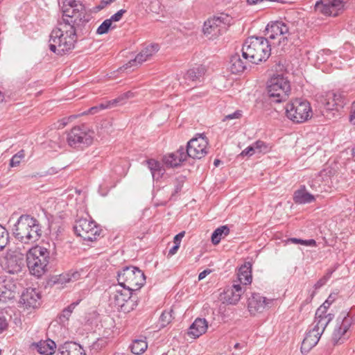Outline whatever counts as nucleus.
<instances>
[{
  "label": "nucleus",
  "instance_id": "obj_1",
  "mask_svg": "<svg viewBox=\"0 0 355 355\" xmlns=\"http://www.w3.org/2000/svg\"><path fill=\"white\" fill-rule=\"evenodd\" d=\"M333 303L332 294L317 309L315 320L305 334L301 345L302 354H307L318 343L325 327L332 320V314L328 309Z\"/></svg>",
  "mask_w": 355,
  "mask_h": 355
},
{
  "label": "nucleus",
  "instance_id": "obj_2",
  "mask_svg": "<svg viewBox=\"0 0 355 355\" xmlns=\"http://www.w3.org/2000/svg\"><path fill=\"white\" fill-rule=\"evenodd\" d=\"M62 9V16L58 22L79 34L89 21L85 6L76 0H64Z\"/></svg>",
  "mask_w": 355,
  "mask_h": 355
},
{
  "label": "nucleus",
  "instance_id": "obj_3",
  "mask_svg": "<svg viewBox=\"0 0 355 355\" xmlns=\"http://www.w3.org/2000/svg\"><path fill=\"white\" fill-rule=\"evenodd\" d=\"M14 237L24 244H33L42 235L39 221L28 214H22L12 228Z\"/></svg>",
  "mask_w": 355,
  "mask_h": 355
},
{
  "label": "nucleus",
  "instance_id": "obj_4",
  "mask_svg": "<svg viewBox=\"0 0 355 355\" xmlns=\"http://www.w3.org/2000/svg\"><path fill=\"white\" fill-rule=\"evenodd\" d=\"M78 35L75 31L58 22L49 36V49L57 55L65 54L74 49Z\"/></svg>",
  "mask_w": 355,
  "mask_h": 355
},
{
  "label": "nucleus",
  "instance_id": "obj_5",
  "mask_svg": "<svg viewBox=\"0 0 355 355\" xmlns=\"http://www.w3.org/2000/svg\"><path fill=\"white\" fill-rule=\"evenodd\" d=\"M276 42H270L263 37L252 36L248 37L242 47V56L253 64L266 61L270 55L271 46Z\"/></svg>",
  "mask_w": 355,
  "mask_h": 355
},
{
  "label": "nucleus",
  "instance_id": "obj_6",
  "mask_svg": "<svg viewBox=\"0 0 355 355\" xmlns=\"http://www.w3.org/2000/svg\"><path fill=\"white\" fill-rule=\"evenodd\" d=\"M50 259V252L44 247L36 245L31 248L26 254V263L31 275L40 277L47 270Z\"/></svg>",
  "mask_w": 355,
  "mask_h": 355
},
{
  "label": "nucleus",
  "instance_id": "obj_7",
  "mask_svg": "<svg viewBox=\"0 0 355 355\" xmlns=\"http://www.w3.org/2000/svg\"><path fill=\"white\" fill-rule=\"evenodd\" d=\"M117 281L119 286L132 292L144 286L146 277L139 268L132 266H125L118 272Z\"/></svg>",
  "mask_w": 355,
  "mask_h": 355
},
{
  "label": "nucleus",
  "instance_id": "obj_8",
  "mask_svg": "<svg viewBox=\"0 0 355 355\" xmlns=\"http://www.w3.org/2000/svg\"><path fill=\"white\" fill-rule=\"evenodd\" d=\"M132 292L116 286L110 288L109 305L114 310L128 313L134 309L135 301L131 299Z\"/></svg>",
  "mask_w": 355,
  "mask_h": 355
},
{
  "label": "nucleus",
  "instance_id": "obj_9",
  "mask_svg": "<svg viewBox=\"0 0 355 355\" xmlns=\"http://www.w3.org/2000/svg\"><path fill=\"white\" fill-rule=\"evenodd\" d=\"M267 91L269 96L275 102L285 101L291 92V85L282 74L272 76L267 82Z\"/></svg>",
  "mask_w": 355,
  "mask_h": 355
},
{
  "label": "nucleus",
  "instance_id": "obj_10",
  "mask_svg": "<svg viewBox=\"0 0 355 355\" xmlns=\"http://www.w3.org/2000/svg\"><path fill=\"white\" fill-rule=\"evenodd\" d=\"M289 28L288 25L282 21H275L269 23L265 29L266 39L270 42H276L282 50H285L288 43Z\"/></svg>",
  "mask_w": 355,
  "mask_h": 355
},
{
  "label": "nucleus",
  "instance_id": "obj_11",
  "mask_svg": "<svg viewBox=\"0 0 355 355\" xmlns=\"http://www.w3.org/2000/svg\"><path fill=\"white\" fill-rule=\"evenodd\" d=\"M287 117L295 123H303L311 118V107L308 101L296 98L286 107Z\"/></svg>",
  "mask_w": 355,
  "mask_h": 355
},
{
  "label": "nucleus",
  "instance_id": "obj_12",
  "mask_svg": "<svg viewBox=\"0 0 355 355\" xmlns=\"http://www.w3.org/2000/svg\"><path fill=\"white\" fill-rule=\"evenodd\" d=\"M73 230L78 236L89 241L96 240L101 233V229L94 220L86 218L76 220Z\"/></svg>",
  "mask_w": 355,
  "mask_h": 355
},
{
  "label": "nucleus",
  "instance_id": "obj_13",
  "mask_svg": "<svg viewBox=\"0 0 355 355\" xmlns=\"http://www.w3.org/2000/svg\"><path fill=\"white\" fill-rule=\"evenodd\" d=\"M230 23V18L227 15L214 17L205 21L203 33L209 39H214L227 30Z\"/></svg>",
  "mask_w": 355,
  "mask_h": 355
},
{
  "label": "nucleus",
  "instance_id": "obj_14",
  "mask_svg": "<svg viewBox=\"0 0 355 355\" xmlns=\"http://www.w3.org/2000/svg\"><path fill=\"white\" fill-rule=\"evenodd\" d=\"M67 142L73 148L80 147L82 145L89 146L92 143V136L86 128L79 126L72 128L67 135Z\"/></svg>",
  "mask_w": 355,
  "mask_h": 355
},
{
  "label": "nucleus",
  "instance_id": "obj_15",
  "mask_svg": "<svg viewBox=\"0 0 355 355\" xmlns=\"http://www.w3.org/2000/svg\"><path fill=\"white\" fill-rule=\"evenodd\" d=\"M208 142L205 137L202 135L191 139L187 144L185 149V154L187 157L193 159H201L205 157L207 153V147Z\"/></svg>",
  "mask_w": 355,
  "mask_h": 355
},
{
  "label": "nucleus",
  "instance_id": "obj_16",
  "mask_svg": "<svg viewBox=\"0 0 355 355\" xmlns=\"http://www.w3.org/2000/svg\"><path fill=\"white\" fill-rule=\"evenodd\" d=\"M352 324V319L348 313L343 312L336 320V327L334 329V345L342 344L348 337L346 333Z\"/></svg>",
  "mask_w": 355,
  "mask_h": 355
},
{
  "label": "nucleus",
  "instance_id": "obj_17",
  "mask_svg": "<svg viewBox=\"0 0 355 355\" xmlns=\"http://www.w3.org/2000/svg\"><path fill=\"white\" fill-rule=\"evenodd\" d=\"M3 268L8 273L21 272L23 266L22 254L17 252H8L1 262Z\"/></svg>",
  "mask_w": 355,
  "mask_h": 355
},
{
  "label": "nucleus",
  "instance_id": "obj_18",
  "mask_svg": "<svg viewBox=\"0 0 355 355\" xmlns=\"http://www.w3.org/2000/svg\"><path fill=\"white\" fill-rule=\"evenodd\" d=\"M273 302V300L267 299L259 293H252L248 299V309L251 315L263 312Z\"/></svg>",
  "mask_w": 355,
  "mask_h": 355
},
{
  "label": "nucleus",
  "instance_id": "obj_19",
  "mask_svg": "<svg viewBox=\"0 0 355 355\" xmlns=\"http://www.w3.org/2000/svg\"><path fill=\"white\" fill-rule=\"evenodd\" d=\"M16 286L11 278L0 277V303H6L15 298Z\"/></svg>",
  "mask_w": 355,
  "mask_h": 355
},
{
  "label": "nucleus",
  "instance_id": "obj_20",
  "mask_svg": "<svg viewBox=\"0 0 355 355\" xmlns=\"http://www.w3.org/2000/svg\"><path fill=\"white\" fill-rule=\"evenodd\" d=\"M245 291V288L243 286L234 282L231 286L225 288L224 291L223 300L230 304H236Z\"/></svg>",
  "mask_w": 355,
  "mask_h": 355
},
{
  "label": "nucleus",
  "instance_id": "obj_21",
  "mask_svg": "<svg viewBox=\"0 0 355 355\" xmlns=\"http://www.w3.org/2000/svg\"><path fill=\"white\" fill-rule=\"evenodd\" d=\"M158 50L159 45L157 44H151L148 45L137 55L135 59L131 60L128 64H126V68L142 64L157 53Z\"/></svg>",
  "mask_w": 355,
  "mask_h": 355
},
{
  "label": "nucleus",
  "instance_id": "obj_22",
  "mask_svg": "<svg viewBox=\"0 0 355 355\" xmlns=\"http://www.w3.org/2000/svg\"><path fill=\"white\" fill-rule=\"evenodd\" d=\"M41 295L35 289L29 288L23 292L21 296V302L27 308L35 309L40 304Z\"/></svg>",
  "mask_w": 355,
  "mask_h": 355
},
{
  "label": "nucleus",
  "instance_id": "obj_23",
  "mask_svg": "<svg viewBox=\"0 0 355 355\" xmlns=\"http://www.w3.org/2000/svg\"><path fill=\"white\" fill-rule=\"evenodd\" d=\"M186 159L185 149L180 147L177 151L165 155L163 161L166 166L173 168L180 165Z\"/></svg>",
  "mask_w": 355,
  "mask_h": 355
},
{
  "label": "nucleus",
  "instance_id": "obj_24",
  "mask_svg": "<svg viewBox=\"0 0 355 355\" xmlns=\"http://www.w3.org/2000/svg\"><path fill=\"white\" fill-rule=\"evenodd\" d=\"M208 328V322L205 318H198L188 329V335L193 338H198L204 334Z\"/></svg>",
  "mask_w": 355,
  "mask_h": 355
},
{
  "label": "nucleus",
  "instance_id": "obj_25",
  "mask_svg": "<svg viewBox=\"0 0 355 355\" xmlns=\"http://www.w3.org/2000/svg\"><path fill=\"white\" fill-rule=\"evenodd\" d=\"M252 263L245 262L239 268L237 280L234 282L240 284L241 286L249 285L252 283Z\"/></svg>",
  "mask_w": 355,
  "mask_h": 355
},
{
  "label": "nucleus",
  "instance_id": "obj_26",
  "mask_svg": "<svg viewBox=\"0 0 355 355\" xmlns=\"http://www.w3.org/2000/svg\"><path fill=\"white\" fill-rule=\"evenodd\" d=\"M57 355H86L82 346L74 342H67L61 345Z\"/></svg>",
  "mask_w": 355,
  "mask_h": 355
},
{
  "label": "nucleus",
  "instance_id": "obj_27",
  "mask_svg": "<svg viewBox=\"0 0 355 355\" xmlns=\"http://www.w3.org/2000/svg\"><path fill=\"white\" fill-rule=\"evenodd\" d=\"M293 200L299 205L308 204L314 201L315 197L307 191L304 185H302L294 192Z\"/></svg>",
  "mask_w": 355,
  "mask_h": 355
},
{
  "label": "nucleus",
  "instance_id": "obj_28",
  "mask_svg": "<svg viewBox=\"0 0 355 355\" xmlns=\"http://www.w3.org/2000/svg\"><path fill=\"white\" fill-rule=\"evenodd\" d=\"M35 349L41 354L51 355L56 348L55 343L51 339L40 340L33 344Z\"/></svg>",
  "mask_w": 355,
  "mask_h": 355
},
{
  "label": "nucleus",
  "instance_id": "obj_29",
  "mask_svg": "<svg viewBox=\"0 0 355 355\" xmlns=\"http://www.w3.org/2000/svg\"><path fill=\"white\" fill-rule=\"evenodd\" d=\"M80 276V275L78 272H69L52 277L50 279V282L53 285H63L67 283L78 280Z\"/></svg>",
  "mask_w": 355,
  "mask_h": 355
},
{
  "label": "nucleus",
  "instance_id": "obj_30",
  "mask_svg": "<svg viewBox=\"0 0 355 355\" xmlns=\"http://www.w3.org/2000/svg\"><path fill=\"white\" fill-rule=\"evenodd\" d=\"M146 163L148 168L150 171L153 178L154 180H159L165 173V169L164 168L162 164L158 161L153 159H150L146 160Z\"/></svg>",
  "mask_w": 355,
  "mask_h": 355
},
{
  "label": "nucleus",
  "instance_id": "obj_31",
  "mask_svg": "<svg viewBox=\"0 0 355 355\" xmlns=\"http://www.w3.org/2000/svg\"><path fill=\"white\" fill-rule=\"evenodd\" d=\"M230 70L232 73L243 72L246 69V60L236 53L230 58Z\"/></svg>",
  "mask_w": 355,
  "mask_h": 355
},
{
  "label": "nucleus",
  "instance_id": "obj_32",
  "mask_svg": "<svg viewBox=\"0 0 355 355\" xmlns=\"http://www.w3.org/2000/svg\"><path fill=\"white\" fill-rule=\"evenodd\" d=\"M205 73V68L202 65L198 66L188 70L184 76V79L185 80V83L189 85L191 82H194L200 79Z\"/></svg>",
  "mask_w": 355,
  "mask_h": 355
},
{
  "label": "nucleus",
  "instance_id": "obj_33",
  "mask_svg": "<svg viewBox=\"0 0 355 355\" xmlns=\"http://www.w3.org/2000/svg\"><path fill=\"white\" fill-rule=\"evenodd\" d=\"M230 233V228L227 225H222L216 228L211 235V242L214 245H217L221 239L227 236Z\"/></svg>",
  "mask_w": 355,
  "mask_h": 355
},
{
  "label": "nucleus",
  "instance_id": "obj_34",
  "mask_svg": "<svg viewBox=\"0 0 355 355\" xmlns=\"http://www.w3.org/2000/svg\"><path fill=\"white\" fill-rule=\"evenodd\" d=\"M315 10L324 15H331L333 9V0H320L315 5Z\"/></svg>",
  "mask_w": 355,
  "mask_h": 355
},
{
  "label": "nucleus",
  "instance_id": "obj_35",
  "mask_svg": "<svg viewBox=\"0 0 355 355\" xmlns=\"http://www.w3.org/2000/svg\"><path fill=\"white\" fill-rule=\"evenodd\" d=\"M317 101L320 103L326 110H331V101H333V92L327 91L318 94L317 96Z\"/></svg>",
  "mask_w": 355,
  "mask_h": 355
},
{
  "label": "nucleus",
  "instance_id": "obj_36",
  "mask_svg": "<svg viewBox=\"0 0 355 355\" xmlns=\"http://www.w3.org/2000/svg\"><path fill=\"white\" fill-rule=\"evenodd\" d=\"M135 94L133 92L128 91L125 93L121 94L115 99L109 101L110 104L112 107L117 105H122L125 104L128 99L132 98L133 97H135Z\"/></svg>",
  "mask_w": 355,
  "mask_h": 355
},
{
  "label": "nucleus",
  "instance_id": "obj_37",
  "mask_svg": "<svg viewBox=\"0 0 355 355\" xmlns=\"http://www.w3.org/2000/svg\"><path fill=\"white\" fill-rule=\"evenodd\" d=\"M147 347L148 344L144 339L135 340L130 345L131 352L137 355L143 354Z\"/></svg>",
  "mask_w": 355,
  "mask_h": 355
},
{
  "label": "nucleus",
  "instance_id": "obj_38",
  "mask_svg": "<svg viewBox=\"0 0 355 355\" xmlns=\"http://www.w3.org/2000/svg\"><path fill=\"white\" fill-rule=\"evenodd\" d=\"M319 177L320 178L321 180L324 182L325 185H327L330 187L333 183V168L331 166H327L324 168L320 172Z\"/></svg>",
  "mask_w": 355,
  "mask_h": 355
},
{
  "label": "nucleus",
  "instance_id": "obj_39",
  "mask_svg": "<svg viewBox=\"0 0 355 355\" xmlns=\"http://www.w3.org/2000/svg\"><path fill=\"white\" fill-rule=\"evenodd\" d=\"M346 95L343 92L334 93V110L339 111L347 103Z\"/></svg>",
  "mask_w": 355,
  "mask_h": 355
},
{
  "label": "nucleus",
  "instance_id": "obj_40",
  "mask_svg": "<svg viewBox=\"0 0 355 355\" xmlns=\"http://www.w3.org/2000/svg\"><path fill=\"white\" fill-rule=\"evenodd\" d=\"M80 300L72 302L67 308H65L60 315V320L62 322L67 320L72 313L73 309L79 304Z\"/></svg>",
  "mask_w": 355,
  "mask_h": 355
},
{
  "label": "nucleus",
  "instance_id": "obj_41",
  "mask_svg": "<svg viewBox=\"0 0 355 355\" xmlns=\"http://www.w3.org/2000/svg\"><path fill=\"white\" fill-rule=\"evenodd\" d=\"M349 0H334V17L340 15L348 8Z\"/></svg>",
  "mask_w": 355,
  "mask_h": 355
},
{
  "label": "nucleus",
  "instance_id": "obj_42",
  "mask_svg": "<svg viewBox=\"0 0 355 355\" xmlns=\"http://www.w3.org/2000/svg\"><path fill=\"white\" fill-rule=\"evenodd\" d=\"M332 272L329 271L324 276H323L321 279H320L314 285V291H311L310 293V298L311 300L313 299L314 297L315 292L318 289L321 288L322 286H324L327 282L329 280V279L331 277Z\"/></svg>",
  "mask_w": 355,
  "mask_h": 355
},
{
  "label": "nucleus",
  "instance_id": "obj_43",
  "mask_svg": "<svg viewBox=\"0 0 355 355\" xmlns=\"http://www.w3.org/2000/svg\"><path fill=\"white\" fill-rule=\"evenodd\" d=\"M111 105L110 104V101H107L105 103H103L99 104L98 105L94 106L91 108H89L87 112H83L82 114H94L97 112H98L100 110L111 108Z\"/></svg>",
  "mask_w": 355,
  "mask_h": 355
},
{
  "label": "nucleus",
  "instance_id": "obj_44",
  "mask_svg": "<svg viewBox=\"0 0 355 355\" xmlns=\"http://www.w3.org/2000/svg\"><path fill=\"white\" fill-rule=\"evenodd\" d=\"M8 243V232L6 229L0 224V251L2 250Z\"/></svg>",
  "mask_w": 355,
  "mask_h": 355
},
{
  "label": "nucleus",
  "instance_id": "obj_45",
  "mask_svg": "<svg viewBox=\"0 0 355 355\" xmlns=\"http://www.w3.org/2000/svg\"><path fill=\"white\" fill-rule=\"evenodd\" d=\"M172 311H164L159 318V323L162 327H166L172 320Z\"/></svg>",
  "mask_w": 355,
  "mask_h": 355
},
{
  "label": "nucleus",
  "instance_id": "obj_46",
  "mask_svg": "<svg viewBox=\"0 0 355 355\" xmlns=\"http://www.w3.org/2000/svg\"><path fill=\"white\" fill-rule=\"evenodd\" d=\"M112 21L109 19H107L103 21V23L98 27L96 33L98 35H103L108 32L111 28Z\"/></svg>",
  "mask_w": 355,
  "mask_h": 355
},
{
  "label": "nucleus",
  "instance_id": "obj_47",
  "mask_svg": "<svg viewBox=\"0 0 355 355\" xmlns=\"http://www.w3.org/2000/svg\"><path fill=\"white\" fill-rule=\"evenodd\" d=\"M24 157V151L23 150L19 151L15 155H13L10 162V166L11 167H16L19 165L21 159Z\"/></svg>",
  "mask_w": 355,
  "mask_h": 355
},
{
  "label": "nucleus",
  "instance_id": "obj_48",
  "mask_svg": "<svg viewBox=\"0 0 355 355\" xmlns=\"http://www.w3.org/2000/svg\"><path fill=\"white\" fill-rule=\"evenodd\" d=\"M8 327V319L5 315H0V334L6 331Z\"/></svg>",
  "mask_w": 355,
  "mask_h": 355
},
{
  "label": "nucleus",
  "instance_id": "obj_49",
  "mask_svg": "<svg viewBox=\"0 0 355 355\" xmlns=\"http://www.w3.org/2000/svg\"><path fill=\"white\" fill-rule=\"evenodd\" d=\"M126 12L127 11L125 9H121L118 12H116L115 14L112 15L109 19L111 20L112 22V21H119L121 19L123 14H125Z\"/></svg>",
  "mask_w": 355,
  "mask_h": 355
},
{
  "label": "nucleus",
  "instance_id": "obj_50",
  "mask_svg": "<svg viewBox=\"0 0 355 355\" xmlns=\"http://www.w3.org/2000/svg\"><path fill=\"white\" fill-rule=\"evenodd\" d=\"M184 183V178L180 177L176 179L175 183V189H174V193L172 194L173 196L175 193H178L179 191H181L182 186Z\"/></svg>",
  "mask_w": 355,
  "mask_h": 355
},
{
  "label": "nucleus",
  "instance_id": "obj_51",
  "mask_svg": "<svg viewBox=\"0 0 355 355\" xmlns=\"http://www.w3.org/2000/svg\"><path fill=\"white\" fill-rule=\"evenodd\" d=\"M241 116L242 112L241 110H236L233 113L226 115L224 117L223 121L239 119L241 117Z\"/></svg>",
  "mask_w": 355,
  "mask_h": 355
},
{
  "label": "nucleus",
  "instance_id": "obj_52",
  "mask_svg": "<svg viewBox=\"0 0 355 355\" xmlns=\"http://www.w3.org/2000/svg\"><path fill=\"white\" fill-rule=\"evenodd\" d=\"M255 153V150L252 145L245 148L241 153L242 156H251Z\"/></svg>",
  "mask_w": 355,
  "mask_h": 355
},
{
  "label": "nucleus",
  "instance_id": "obj_53",
  "mask_svg": "<svg viewBox=\"0 0 355 355\" xmlns=\"http://www.w3.org/2000/svg\"><path fill=\"white\" fill-rule=\"evenodd\" d=\"M349 121L352 124L355 125V101L352 103Z\"/></svg>",
  "mask_w": 355,
  "mask_h": 355
},
{
  "label": "nucleus",
  "instance_id": "obj_54",
  "mask_svg": "<svg viewBox=\"0 0 355 355\" xmlns=\"http://www.w3.org/2000/svg\"><path fill=\"white\" fill-rule=\"evenodd\" d=\"M179 248H180L179 243H175V245L169 250L168 256L174 255L177 252Z\"/></svg>",
  "mask_w": 355,
  "mask_h": 355
},
{
  "label": "nucleus",
  "instance_id": "obj_55",
  "mask_svg": "<svg viewBox=\"0 0 355 355\" xmlns=\"http://www.w3.org/2000/svg\"><path fill=\"white\" fill-rule=\"evenodd\" d=\"M211 272L210 269H206L202 271L198 275V280H202L207 277L209 274Z\"/></svg>",
  "mask_w": 355,
  "mask_h": 355
},
{
  "label": "nucleus",
  "instance_id": "obj_56",
  "mask_svg": "<svg viewBox=\"0 0 355 355\" xmlns=\"http://www.w3.org/2000/svg\"><path fill=\"white\" fill-rule=\"evenodd\" d=\"M290 241L293 243H306L308 242L315 243V241L313 240L304 241V240L298 239L296 238H292L290 239Z\"/></svg>",
  "mask_w": 355,
  "mask_h": 355
},
{
  "label": "nucleus",
  "instance_id": "obj_57",
  "mask_svg": "<svg viewBox=\"0 0 355 355\" xmlns=\"http://www.w3.org/2000/svg\"><path fill=\"white\" fill-rule=\"evenodd\" d=\"M184 232H181L179 234H176L174 237V243H178L179 245H180L181 240L184 237Z\"/></svg>",
  "mask_w": 355,
  "mask_h": 355
},
{
  "label": "nucleus",
  "instance_id": "obj_58",
  "mask_svg": "<svg viewBox=\"0 0 355 355\" xmlns=\"http://www.w3.org/2000/svg\"><path fill=\"white\" fill-rule=\"evenodd\" d=\"M265 146V144L262 141H257L252 144L254 150H261L262 147Z\"/></svg>",
  "mask_w": 355,
  "mask_h": 355
},
{
  "label": "nucleus",
  "instance_id": "obj_59",
  "mask_svg": "<svg viewBox=\"0 0 355 355\" xmlns=\"http://www.w3.org/2000/svg\"><path fill=\"white\" fill-rule=\"evenodd\" d=\"M107 5H104L103 3V0L101 1L100 4L96 7L98 10H102Z\"/></svg>",
  "mask_w": 355,
  "mask_h": 355
},
{
  "label": "nucleus",
  "instance_id": "obj_60",
  "mask_svg": "<svg viewBox=\"0 0 355 355\" xmlns=\"http://www.w3.org/2000/svg\"><path fill=\"white\" fill-rule=\"evenodd\" d=\"M115 1L116 0H103V3H104V5H109Z\"/></svg>",
  "mask_w": 355,
  "mask_h": 355
},
{
  "label": "nucleus",
  "instance_id": "obj_61",
  "mask_svg": "<svg viewBox=\"0 0 355 355\" xmlns=\"http://www.w3.org/2000/svg\"><path fill=\"white\" fill-rule=\"evenodd\" d=\"M98 192H99V193H100V194H101V196H106V194H107V191H103L101 190V187H99Z\"/></svg>",
  "mask_w": 355,
  "mask_h": 355
},
{
  "label": "nucleus",
  "instance_id": "obj_62",
  "mask_svg": "<svg viewBox=\"0 0 355 355\" xmlns=\"http://www.w3.org/2000/svg\"><path fill=\"white\" fill-rule=\"evenodd\" d=\"M220 162V161L219 159H215L214 164L215 166H218L219 165Z\"/></svg>",
  "mask_w": 355,
  "mask_h": 355
},
{
  "label": "nucleus",
  "instance_id": "obj_63",
  "mask_svg": "<svg viewBox=\"0 0 355 355\" xmlns=\"http://www.w3.org/2000/svg\"><path fill=\"white\" fill-rule=\"evenodd\" d=\"M241 347H243V345H241L240 343H236L234 345V348L236 349H240Z\"/></svg>",
  "mask_w": 355,
  "mask_h": 355
},
{
  "label": "nucleus",
  "instance_id": "obj_64",
  "mask_svg": "<svg viewBox=\"0 0 355 355\" xmlns=\"http://www.w3.org/2000/svg\"><path fill=\"white\" fill-rule=\"evenodd\" d=\"M352 155H353V158L355 160V146L352 149Z\"/></svg>",
  "mask_w": 355,
  "mask_h": 355
}]
</instances>
